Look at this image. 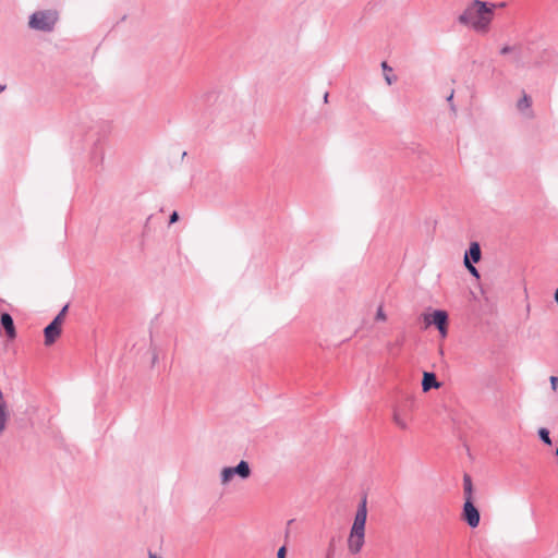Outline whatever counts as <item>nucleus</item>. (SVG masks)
I'll list each match as a JSON object with an SVG mask.
<instances>
[{
	"mask_svg": "<svg viewBox=\"0 0 558 558\" xmlns=\"http://www.w3.org/2000/svg\"><path fill=\"white\" fill-rule=\"evenodd\" d=\"M496 4L481 0H473L458 16V22L471 26L476 32H487L493 20Z\"/></svg>",
	"mask_w": 558,
	"mask_h": 558,
	"instance_id": "obj_1",
	"label": "nucleus"
},
{
	"mask_svg": "<svg viewBox=\"0 0 558 558\" xmlns=\"http://www.w3.org/2000/svg\"><path fill=\"white\" fill-rule=\"evenodd\" d=\"M58 21V13L53 10L36 11L29 16L28 26L40 32H52Z\"/></svg>",
	"mask_w": 558,
	"mask_h": 558,
	"instance_id": "obj_2",
	"label": "nucleus"
},
{
	"mask_svg": "<svg viewBox=\"0 0 558 558\" xmlns=\"http://www.w3.org/2000/svg\"><path fill=\"white\" fill-rule=\"evenodd\" d=\"M365 524L366 521L360 520L354 517L353 524L348 537V548L353 555L359 554L365 543Z\"/></svg>",
	"mask_w": 558,
	"mask_h": 558,
	"instance_id": "obj_3",
	"label": "nucleus"
},
{
	"mask_svg": "<svg viewBox=\"0 0 558 558\" xmlns=\"http://www.w3.org/2000/svg\"><path fill=\"white\" fill-rule=\"evenodd\" d=\"M69 305H64L57 316L44 329L45 344L51 345L60 337L62 331V323L68 313Z\"/></svg>",
	"mask_w": 558,
	"mask_h": 558,
	"instance_id": "obj_4",
	"label": "nucleus"
},
{
	"mask_svg": "<svg viewBox=\"0 0 558 558\" xmlns=\"http://www.w3.org/2000/svg\"><path fill=\"white\" fill-rule=\"evenodd\" d=\"M251 468L247 461L241 460L235 466H226L220 472V480L222 485L230 483L234 476L246 480L251 476Z\"/></svg>",
	"mask_w": 558,
	"mask_h": 558,
	"instance_id": "obj_5",
	"label": "nucleus"
},
{
	"mask_svg": "<svg viewBox=\"0 0 558 558\" xmlns=\"http://www.w3.org/2000/svg\"><path fill=\"white\" fill-rule=\"evenodd\" d=\"M424 323L426 327L434 325L441 337H446L448 332V313L444 310H434L433 313L423 314Z\"/></svg>",
	"mask_w": 558,
	"mask_h": 558,
	"instance_id": "obj_6",
	"label": "nucleus"
},
{
	"mask_svg": "<svg viewBox=\"0 0 558 558\" xmlns=\"http://www.w3.org/2000/svg\"><path fill=\"white\" fill-rule=\"evenodd\" d=\"M112 132V123L107 120L98 121L95 126L90 130V138L96 137L94 142L95 150L94 158H96L98 145L105 141Z\"/></svg>",
	"mask_w": 558,
	"mask_h": 558,
	"instance_id": "obj_7",
	"label": "nucleus"
},
{
	"mask_svg": "<svg viewBox=\"0 0 558 558\" xmlns=\"http://www.w3.org/2000/svg\"><path fill=\"white\" fill-rule=\"evenodd\" d=\"M462 518L468 523V525L472 529L477 527L480 524V520H481L480 511L475 507L473 500H470V498H465V500H464Z\"/></svg>",
	"mask_w": 558,
	"mask_h": 558,
	"instance_id": "obj_8",
	"label": "nucleus"
},
{
	"mask_svg": "<svg viewBox=\"0 0 558 558\" xmlns=\"http://www.w3.org/2000/svg\"><path fill=\"white\" fill-rule=\"evenodd\" d=\"M482 258L481 246L477 242H471L469 248L464 253V264H476Z\"/></svg>",
	"mask_w": 558,
	"mask_h": 558,
	"instance_id": "obj_9",
	"label": "nucleus"
},
{
	"mask_svg": "<svg viewBox=\"0 0 558 558\" xmlns=\"http://www.w3.org/2000/svg\"><path fill=\"white\" fill-rule=\"evenodd\" d=\"M0 324L5 331L8 339L12 340L16 337L14 320L9 313H7V312L1 313Z\"/></svg>",
	"mask_w": 558,
	"mask_h": 558,
	"instance_id": "obj_10",
	"label": "nucleus"
},
{
	"mask_svg": "<svg viewBox=\"0 0 558 558\" xmlns=\"http://www.w3.org/2000/svg\"><path fill=\"white\" fill-rule=\"evenodd\" d=\"M440 383L438 381L436 374L433 372H424L422 379V390L424 392L429 391L430 389H437L440 387Z\"/></svg>",
	"mask_w": 558,
	"mask_h": 558,
	"instance_id": "obj_11",
	"label": "nucleus"
},
{
	"mask_svg": "<svg viewBox=\"0 0 558 558\" xmlns=\"http://www.w3.org/2000/svg\"><path fill=\"white\" fill-rule=\"evenodd\" d=\"M9 410L4 396L0 390V436L4 433L9 421Z\"/></svg>",
	"mask_w": 558,
	"mask_h": 558,
	"instance_id": "obj_12",
	"label": "nucleus"
},
{
	"mask_svg": "<svg viewBox=\"0 0 558 558\" xmlns=\"http://www.w3.org/2000/svg\"><path fill=\"white\" fill-rule=\"evenodd\" d=\"M354 517L360 520H363V521L367 520V496L366 495H364L361 498Z\"/></svg>",
	"mask_w": 558,
	"mask_h": 558,
	"instance_id": "obj_13",
	"label": "nucleus"
},
{
	"mask_svg": "<svg viewBox=\"0 0 558 558\" xmlns=\"http://www.w3.org/2000/svg\"><path fill=\"white\" fill-rule=\"evenodd\" d=\"M380 66L384 71V76H385L386 83L388 85L393 84L397 81V76L391 74L392 68L387 63V61H383Z\"/></svg>",
	"mask_w": 558,
	"mask_h": 558,
	"instance_id": "obj_14",
	"label": "nucleus"
},
{
	"mask_svg": "<svg viewBox=\"0 0 558 558\" xmlns=\"http://www.w3.org/2000/svg\"><path fill=\"white\" fill-rule=\"evenodd\" d=\"M463 490H464V499L470 498V500H473V485L471 476L468 474H464L463 476Z\"/></svg>",
	"mask_w": 558,
	"mask_h": 558,
	"instance_id": "obj_15",
	"label": "nucleus"
},
{
	"mask_svg": "<svg viewBox=\"0 0 558 558\" xmlns=\"http://www.w3.org/2000/svg\"><path fill=\"white\" fill-rule=\"evenodd\" d=\"M544 62L558 66V53L555 51H547L544 53Z\"/></svg>",
	"mask_w": 558,
	"mask_h": 558,
	"instance_id": "obj_16",
	"label": "nucleus"
},
{
	"mask_svg": "<svg viewBox=\"0 0 558 558\" xmlns=\"http://www.w3.org/2000/svg\"><path fill=\"white\" fill-rule=\"evenodd\" d=\"M538 434V437L539 439L545 444V445H548L550 446L553 442H551V438H550V433L547 428L545 427H541L537 432Z\"/></svg>",
	"mask_w": 558,
	"mask_h": 558,
	"instance_id": "obj_17",
	"label": "nucleus"
},
{
	"mask_svg": "<svg viewBox=\"0 0 558 558\" xmlns=\"http://www.w3.org/2000/svg\"><path fill=\"white\" fill-rule=\"evenodd\" d=\"M517 106L520 111L529 109L532 106V98L524 94L523 97L518 101Z\"/></svg>",
	"mask_w": 558,
	"mask_h": 558,
	"instance_id": "obj_18",
	"label": "nucleus"
},
{
	"mask_svg": "<svg viewBox=\"0 0 558 558\" xmlns=\"http://www.w3.org/2000/svg\"><path fill=\"white\" fill-rule=\"evenodd\" d=\"M393 422L397 426H399L402 429H407L408 427L407 422L400 416V414L397 411L393 412Z\"/></svg>",
	"mask_w": 558,
	"mask_h": 558,
	"instance_id": "obj_19",
	"label": "nucleus"
},
{
	"mask_svg": "<svg viewBox=\"0 0 558 558\" xmlns=\"http://www.w3.org/2000/svg\"><path fill=\"white\" fill-rule=\"evenodd\" d=\"M335 557V538H331L329 546L326 551L325 558H333Z\"/></svg>",
	"mask_w": 558,
	"mask_h": 558,
	"instance_id": "obj_20",
	"label": "nucleus"
},
{
	"mask_svg": "<svg viewBox=\"0 0 558 558\" xmlns=\"http://www.w3.org/2000/svg\"><path fill=\"white\" fill-rule=\"evenodd\" d=\"M464 266L473 277H475L476 279L480 278V272L477 268L474 266V264H464Z\"/></svg>",
	"mask_w": 558,
	"mask_h": 558,
	"instance_id": "obj_21",
	"label": "nucleus"
},
{
	"mask_svg": "<svg viewBox=\"0 0 558 558\" xmlns=\"http://www.w3.org/2000/svg\"><path fill=\"white\" fill-rule=\"evenodd\" d=\"M179 220V214L178 211H172L171 215L169 216V225H173L177 221Z\"/></svg>",
	"mask_w": 558,
	"mask_h": 558,
	"instance_id": "obj_22",
	"label": "nucleus"
},
{
	"mask_svg": "<svg viewBox=\"0 0 558 558\" xmlns=\"http://www.w3.org/2000/svg\"><path fill=\"white\" fill-rule=\"evenodd\" d=\"M376 319L377 320H385L386 319V315H385L384 310H383L381 306H379L377 312H376Z\"/></svg>",
	"mask_w": 558,
	"mask_h": 558,
	"instance_id": "obj_23",
	"label": "nucleus"
},
{
	"mask_svg": "<svg viewBox=\"0 0 558 558\" xmlns=\"http://www.w3.org/2000/svg\"><path fill=\"white\" fill-rule=\"evenodd\" d=\"M549 381H550L551 389L554 391H556L557 390V386H558V377L557 376H550Z\"/></svg>",
	"mask_w": 558,
	"mask_h": 558,
	"instance_id": "obj_24",
	"label": "nucleus"
},
{
	"mask_svg": "<svg viewBox=\"0 0 558 558\" xmlns=\"http://www.w3.org/2000/svg\"><path fill=\"white\" fill-rule=\"evenodd\" d=\"M287 556V547L283 545L277 551V558H286Z\"/></svg>",
	"mask_w": 558,
	"mask_h": 558,
	"instance_id": "obj_25",
	"label": "nucleus"
},
{
	"mask_svg": "<svg viewBox=\"0 0 558 558\" xmlns=\"http://www.w3.org/2000/svg\"><path fill=\"white\" fill-rule=\"evenodd\" d=\"M453 94H454V92H453V90H451L450 95L447 97V101H448V102H449V105H450V109H451L452 111H456V106H454V104H453Z\"/></svg>",
	"mask_w": 558,
	"mask_h": 558,
	"instance_id": "obj_26",
	"label": "nucleus"
},
{
	"mask_svg": "<svg viewBox=\"0 0 558 558\" xmlns=\"http://www.w3.org/2000/svg\"><path fill=\"white\" fill-rule=\"evenodd\" d=\"M512 50H513V48H512V47H510V46H505V47H502V48H501L500 53H501V54H507V53L511 52Z\"/></svg>",
	"mask_w": 558,
	"mask_h": 558,
	"instance_id": "obj_27",
	"label": "nucleus"
},
{
	"mask_svg": "<svg viewBox=\"0 0 558 558\" xmlns=\"http://www.w3.org/2000/svg\"><path fill=\"white\" fill-rule=\"evenodd\" d=\"M104 155H105V154H104V150H102V149H100V151H99V161H100V162H102V160H104Z\"/></svg>",
	"mask_w": 558,
	"mask_h": 558,
	"instance_id": "obj_28",
	"label": "nucleus"
},
{
	"mask_svg": "<svg viewBox=\"0 0 558 558\" xmlns=\"http://www.w3.org/2000/svg\"><path fill=\"white\" fill-rule=\"evenodd\" d=\"M554 299H555V301H556V303L558 305V288L555 291Z\"/></svg>",
	"mask_w": 558,
	"mask_h": 558,
	"instance_id": "obj_29",
	"label": "nucleus"
},
{
	"mask_svg": "<svg viewBox=\"0 0 558 558\" xmlns=\"http://www.w3.org/2000/svg\"><path fill=\"white\" fill-rule=\"evenodd\" d=\"M149 558H159L156 554H153L151 551H149Z\"/></svg>",
	"mask_w": 558,
	"mask_h": 558,
	"instance_id": "obj_30",
	"label": "nucleus"
},
{
	"mask_svg": "<svg viewBox=\"0 0 558 558\" xmlns=\"http://www.w3.org/2000/svg\"><path fill=\"white\" fill-rule=\"evenodd\" d=\"M328 96H329V94H328V93H325V95H324V101H325V102H327V101H328Z\"/></svg>",
	"mask_w": 558,
	"mask_h": 558,
	"instance_id": "obj_31",
	"label": "nucleus"
},
{
	"mask_svg": "<svg viewBox=\"0 0 558 558\" xmlns=\"http://www.w3.org/2000/svg\"><path fill=\"white\" fill-rule=\"evenodd\" d=\"M5 89V85L0 84V93H2Z\"/></svg>",
	"mask_w": 558,
	"mask_h": 558,
	"instance_id": "obj_32",
	"label": "nucleus"
},
{
	"mask_svg": "<svg viewBox=\"0 0 558 558\" xmlns=\"http://www.w3.org/2000/svg\"><path fill=\"white\" fill-rule=\"evenodd\" d=\"M293 522H294V520H293V519L289 520V521H288V526H289V525H291Z\"/></svg>",
	"mask_w": 558,
	"mask_h": 558,
	"instance_id": "obj_33",
	"label": "nucleus"
},
{
	"mask_svg": "<svg viewBox=\"0 0 558 558\" xmlns=\"http://www.w3.org/2000/svg\"><path fill=\"white\" fill-rule=\"evenodd\" d=\"M156 361H157V355H154L153 363H156Z\"/></svg>",
	"mask_w": 558,
	"mask_h": 558,
	"instance_id": "obj_34",
	"label": "nucleus"
},
{
	"mask_svg": "<svg viewBox=\"0 0 558 558\" xmlns=\"http://www.w3.org/2000/svg\"><path fill=\"white\" fill-rule=\"evenodd\" d=\"M556 457L558 458V447L556 448V452H555Z\"/></svg>",
	"mask_w": 558,
	"mask_h": 558,
	"instance_id": "obj_35",
	"label": "nucleus"
}]
</instances>
